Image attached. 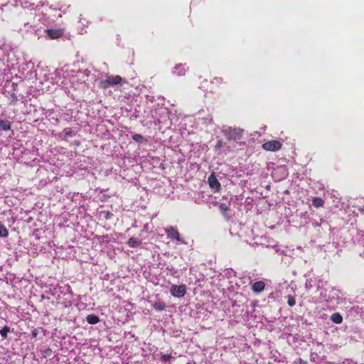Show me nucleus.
<instances>
[{
    "instance_id": "19",
    "label": "nucleus",
    "mask_w": 364,
    "mask_h": 364,
    "mask_svg": "<svg viewBox=\"0 0 364 364\" xmlns=\"http://www.w3.org/2000/svg\"><path fill=\"white\" fill-rule=\"evenodd\" d=\"M10 332V328L8 326H5L3 328L0 329V335L4 339H6L8 336V333Z\"/></svg>"
},
{
    "instance_id": "3",
    "label": "nucleus",
    "mask_w": 364,
    "mask_h": 364,
    "mask_svg": "<svg viewBox=\"0 0 364 364\" xmlns=\"http://www.w3.org/2000/svg\"><path fill=\"white\" fill-rule=\"evenodd\" d=\"M282 143L277 140H272L264 143L262 149L269 151H277L282 148Z\"/></svg>"
},
{
    "instance_id": "24",
    "label": "nucleus",
    "mask_w": 364,
    "mask_h": 364,
    "mask_svg": "<svg viewBox=\"0 0 364 364\" xmlns=\"http://www.w3.org/2000/svg\"><path fill=\"white\" fill-rule=\"evenodd\" d=\"M172 358L171 355L170 354H164L161 356V360L164 362L168 361Z\"/></svg>"
},
{
    "instance_id": "23",
    "label": "nucleus",
    "mask_w": 364,
    "mask_h": 364,
    "mask_svg": "<svg viewBox=\"0 0 364 364\" xmlns=\"http://www.w3.org/2000/svg\"><path fill=\"white\" fill-rule=\"evenodd\" d=\"M10 98H11V104L16 105V103L18 101L17 95L15 93H12L10 95Z\"/></svg>"
},
{
    "instance_id": "25",
    "label": "nucleus",
    "mask_w": 364,
    "mask_h": 364,
    "mask_svg": "<svg viewBox=\"0 0 364 364\" xmlns=\"http://www.w3.org/2000/svg\"><path fill=\"white\" fill-rule=\"evenodd\" d=\"M222 146H223V141H218L216 143V144H215V149H220V147H222Z\"/></svg>"
},
{
    "instance_id": "17",
    "label": "nucleus",
    "mask_w": 364,
    "mask_h": 364,
    "mask_svg": "<svg viewBox=\"0 0 364 364\" xmlns=\"http://www.w3.org/2000/svg\"><path fill=\"white\" fill-rule=\"evenodd\" d=\"M9 235V231L0 222V237H6Z\"/></svg>"
},
{
    "instance_id": "8",
    "label": "nucleus",
    "mask_w": 364,
    "mask_h": 364,
    "mask_svg": "<svg viewBox=\"0 0 364 364\" xmlns=\"http://www.w3.org/2000/svg\"><path fill=\"white\" fill-rule=\"evenodd\" d=\"M264 288L265 283L263 281L256 282L252 285V290L257 294L262 292Z\"/></svg>"
},
{
    "instance_id": "1",
    "label": "nucleus",
    "mask_w": 364,
    "mask_h": 364,
    "mask_svg": "<svg viewBox=\"0 0 364 364\" xmlns=\"http://www.w3.org/2000/svg\"><path fill=\"white\" fill-rule=\"evenodd\" d=\"M123 79L119 75H107L105 79L100 80L99 87L107 89L109 87L119 85Z\"/></svg>"
},
{
    "instance_id": "13",
    "label": "nucleus",
    "mask_w": 364,
    "mask_h": 364,
    "mask_svg": "<svg viewBox=\"0 0 364 364\" xmlns=\"http://www.w3.org/2000/svg\"><path fill=\"white\" fill-rule=\"evenodd\" d=\"M331 319L336 324H340L343 322V317L339 313H333L331 316Z\"/></svg>"
},
{
    "instance_id": "9",
    "label": "nucleus",
    "mask_w": 364,
    "mask_h": 364,
    "mask_svg": "<svg viewBox=\"0 0 364 364\" xmlns=\"http://www.w3.org/2000/svg\"><path fill=\"white\" fill-rule=\"evenodd\" d=\"M219 210L221 214L226 218L229 219L230 216L228 213L230 211V204H227L225 203H222L219 205Z\"/></svg>"
},
{
    "instance_id": "12",
    "label": "nucleus",
    "mask_w": 364,
    "mask_h": 364,
    "mask_svg": "<svg viewBox=\"0 0 364 364\" xmlns=\"http://www.w3.org/2000/svg\"><path fill=\"white\" fill-rule=\"evenodd\" d=\"M141 242L136 237H130L127 242L128 245L132 248L138 247Z\"/></svg>"
},
{
    "instance_id": "14",
    "label": "nucleus",
    "mask_w": 364,
    "mask_h": 364,
    "mask_svg": "<svg viewBox=\"0 0 364 364\" xmlns=\"http://www.w3.org/2000/svg\"><path fill=\"white\" fill-rule=\"evenodd\" d=\"M87 321L90 324H96L100 321V318L95 314H89L87 316Z\"/></svg>"
},
{
    "instance_id": "15",
    "label": "nucleus",
    "mask_w": 364,
    "mask_h": 364,
    "mask_svg": "<svg viewBox=\"0 0 364 364\" xmlns=\"http://www.w3.org/2000/svg\"><path fill=\"white\" fill-rule=\"evenodd\" d=\"M312 204L316 208H320L324 205V200L319 197L314 198L312 200Z\"/></svg>"
},
{
    "instance_id": "16",
    "label": "nucleus",
    "mask_w": 364,
    "mask_h": 364,
    "mask_svg": "<svg viewBox=\"0 0 364 364\" xmlns=\"http://www.w3.org/2000/svg\"><path fill=\"white\" fill-rule=\"evenodd\" d=\"M154 309L158 311H163L166 309V304L162 301H157L153 304Z\"/></svg>"
},
{
    "instance_id": "22",
    "label": "nucleus",
    "mask_w": 364,
    "mask_h": 364,
    "mask_svg": "<svg viewBox=\"0 0 364 364\" xmlns=\"http://www.w3.org/2000/svg\"><path fill=\"white\" fill-rule=\"evenodd\" d=\"M132 137L134 141L138 143H141L144 140L143 136L139 134H135Z\"/></svg>"
},
{
    "instance_id": "7",
    "label": "nucleus",
    "mask_w": 364,
    "mask_h": 364,
    "mask_svg": "<svg viewBox=\"0 0 364 364\" xmlns=\"http://www.w3.org/2000/svg\"><path fill=\"white\" fill-rule=\"evenodd\" d=\"M78 23H80V25L78 26L79 33L80 34L85 33L87 32L85 28L88 26L89 21L85 17H83L82 15H80Z\"/></svg>"
},
{
    "instance_id": "6",
    "label": "nucleus",
    "mask_w": 364,
    "mask_h": 364,
    "mask_svg": "<svg viewBox=\"0 0 364 364\" xmlns=\"http://www.w3.org/2000/svg\"><path fill=\"white\" fill-rule=\"evenodd\" d=\"M165 231H166V233L167 234V236L168 238H170L171 240H176L178 242L181 241L179 232L175 228H173L172 226L168 227L165 230Z\"/></svg>"
},
{
    "instance_id": "2",
    "label": "nucleus",
    "mask_w": 364,
    "mask_h": 364,
    "mask_svg": "<svg viewBox=\"0 0 364 364\" xmlns=\"http://www.w3.org/2000/svg\"><path fill=\"white\" fill-rule=\"evenodd\" d=\"M228 140L237 141L242 138L243 130L237 128H228L223 131Z\"/></svg>"
},
{
    "instance_id": "4",
    "label": "nucleus",
    "mask_w": 364,
    "mask_h": 364,
    "mask_svg": "<svg viewBox=\"0 0 364 364\" xmlns=\"http://www.w3.org/2000/svg\"><path fill=\"white\" fill-rule=\"evenodd\" d=\"M170 292L174 297H183L186 293V287L184 284L172 285Z\"/></svg>"
},
{
    "instance_id": "10",
    "label": "nucleus",
    "mask_w": 364,
    "mask_h": 364,
    "mask_svg": "<svg viewBox=\"0 0 364 364\" xmlns=\"http://www.w3.org/2000/svg\"><path fill=\"white\" fill-rule=\"evenodd\" d=\"M208 182L211 188L219 189L220 187V183L213 175L209 176Z\"/></svg>"
},
{
    "instance_id": "18",
    "label": "nucleus",
    "mask_w": 364,
    "mask_h": 364,
    "mask_svg": "<svg viewBox=\"0 0 364 364\" xmlns=\"http://www.w3.org/2000/svg\"><path fill=\"white\" fill-rule=\"evenodd\" d=\"M175 70L177 72L178 75H183L186 73L185 67L181 64L177 65L175 67Z\"/></svg>"
},
{
    "instance_id": "20",
    "label": "nucleus",
    "mask_w": 364,
    "mask_h": 364,
    "mask_svg": "<svg viewBox=\"0 0 364 364\" xmlns=\"http://www.w3.org/2000/svg\"><path fill=\"white\" fill-rule=\"evenodd\" d=\"M223 83H224V80L220 77H215L211 81V84L215 85V87H219Z\"/></svg>"
},
{
    "instance_id": "11",
    "label": "nucleus",
    "mask_w": 364,
    "mask_h": 364,
    "mask_svg": "<svg viewBox=\"0 0 364 364\" xmlns=\"http://www.w3.org/2000/svg\"><path fill=\"white\" fill-rule=\"evenodd\" d=\"M11 128V123L6 119H0V129L9 131Z\"/></svg>"
},
{
    "instance_id": "5",
    "label": "nucleus",
    "mask_w": 364,
    "mask_h": 364,
    "mask_svg": "<svg viewBox=\"0 0 364 364\" xmlns=\"http://www.w3.org/2000/svg\"><path fill=\"white\" fill-rule=\"evenodd\" d=\"M65 30L63 28H49L46 29L45 33L48 37L51 40H56L61 38L64 34Z\"/></svg>"
},
{
    "instance_id": "26",
    "label": "nucleus",
    "mask_w": 364,
    "mask_h": 364,
    "mask_svg": "<svg viewBox=\"0 0 364 364\" xmlns=\"http://www.w3.org/2000/svg\"><path fill=\"white\" fill-rule=\"evenodd\" d=\"M46 352H50H50H51V350H50V349H49V348H48V349L46 350Z\"/></svg>"
},
{
    "instance_id": "21",
    "label": "nucleus",
    "mask_w": 364,
    "mask_h": 364,
    "mask_svg": "<svg viewBox=\"0 0 364 364\" xmlns=\"http://www.w3.org/2000/svg\"><path fill=\"white\" fill-rule=\"evenodd\" d=\"M287 304L289 306H294L296 304V299L291 295L287 296Z\"/></svg>"
}]
</instances>
